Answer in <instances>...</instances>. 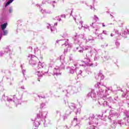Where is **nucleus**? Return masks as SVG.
<instances>
[{
	"label": "nucleus",
	"instance_id": "nucleus-1",
	"mask_svg": "<svg viewBox=\"0 0 129 129\" xmlns=\"http://www.w3.org/2000/svg\"><path fill=\"white\" fill-rule=\"evenodd\" d=\"M7 26H8V24L7 23L2 24L1 25V28H2V30H5V29H6V28H7Z\"/></svg>",
	"mask_w": 129,
	"mask_h": 129
},
{
	"label": "nucleus",
	"instance_id": "nucleus-2",
	"mask_svg": "<svg viewBox=\"0 0 129 129\" xmlns=\"http://www.w3.org/2000/svg\"><path fill=\"white\" fill-rule=\"evenodd\" d=\"M12 2H14V0H10L9 1H8V2L7 3V4H6L5 7H8V6H9V5H10V4H12Z\"/></svg>",
	"mask_w": 129,
	"mask_h": 129
},
{
	"label": "nucleus",
	"instance_id": "nucleus-3",
	"mask_svg": "<svg viewBox=\"0 0 129 129\" xmlns=\"http://www.w3.org/2000/svg\"><path fill=\"white\" fill-rule=\"evenodd\" d=\"M7 35H8V31L7 30L4 31V35L7 36Z\"/></svg>",
	"mask_w": 129,
	"mask_h": 129
},
{
	"label": "nucleus",
	"instance_id": "nucleus-4",
	"mask_svg": "<svg viewBox=\"0 0 129 129\" xmlns=\"http://www.w3.org/2000/svg\"><path fill=\"white\" fill-rule=\"evenodd\" d=\"M103 27H104V25H103Z\"/></svg>",
	"mask_w": 129,
	"mask_h": 129
}]
</instances>
